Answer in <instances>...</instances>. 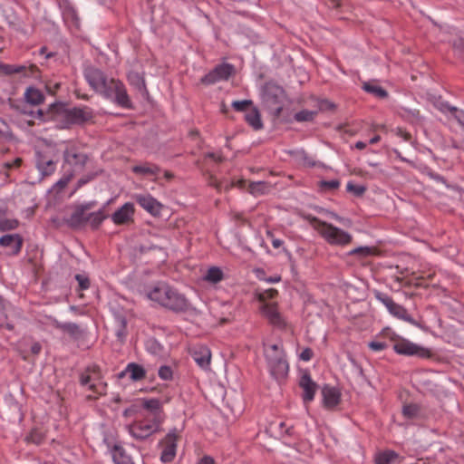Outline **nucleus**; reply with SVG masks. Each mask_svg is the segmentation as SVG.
Wrapping results in <instances>:
<instances>
[{"label":"nucleus","mask_w":464,"mask_h":464,"mask_svg":"<svg viewBox=\"0 0 464 464\" xmlns=\"http://www.w3.org/2000/svg\"><path fill=\"white\" fill-rule=\"evenodd\" d=\"M83 75L89 85L106 99L112 100L118 106L132 109V102L124 83L114 78L109 79L100 69L89 66L84 69Z\"/></svg>","instance_id":"f257e3e1"},{"label":"nucleus","mask_w":464,"mask_h":464,"mask_svg":"<svg viewBox=\"0 0 464 464\" xmlns=\"http://www.w3.org/2000/svg\"><path fill=\"white\" fill-rule=\"evenodd\" d=\"M146 296L162 307L175 313L185 312L189 306L186 296L165 282L155 283L147 290Z\"/></svg>","instance_id":"f03ea898"},{"label":"nucleus","mask_w":464,"mask_h":464,"mask_svg":"<svg viewBox=\"0 0 464 464\" xmlns=\"http://www.w3.org/2000/svg\"><path fill=\"white\" fill-rule=\"evenodd\" d=\"M304 218L321 237L331 246H344L349 245L353 240L351 234L331 223L319 219L317 217L306 215Z\"/></svg>","instance_id":"7ed1b4c3"},{"label":"nucleus","mask_w":464,"mask_h":464,"mask_svg":"<svg viewBox=\"0 0 464 464\" xmlns=\"http://www.w3.org/2000/svg\"><path fill=\"white\" fill-rule=\"evenodd\" d=\"M81 386L92 392L86 396L87 401L98 400L107 392V383L102 381L101 369L98 365L87 366L79 375Z\"/></svg>","instance_id":"20e7f679"},{"label":"nucleus","mask_w":464,"mask_h":464,"mask_svg":"<svg viewBox=\"0 0 464 464\" xmlns=\"http://www.w3.org/2000/svg\"><path fill=\"white\" fill-rule=\"evenodd\" d=\"M285 98L283 87L273 82L265 83L262 92L263 102L275 118L281 116Z\"/></svg>","instance_id":"39448f33"},{"label":"nucleus","mask_w":464,"mask_h":464,"mask_svg":"<svg viewBox=\"0 0 464 464\" xmlns=\"http://www.w3.org/2000/svg\"><path fill=\"white\" fill-rule=\"evenodd\" d=\"M266 358L267 361L270 373L277 381L283 380L288 373V362L285 358L284 351L277 345L272 344L266 352Z\"/></svg>","instance_id":"423d86ee"},{"label":"nucleus","mask_w":464,"mask_h":464,"mask_svg":"<svg viewBox=\"0 0 464 464\" xmlns=\"http://www.w3.org/2000/svg\"><path fill=\"white\" fill-rule=\"evenodd\" d=\"M93 111L88 107L60 108V128L70 129L74 125H83L93 119Z\"/></svg>","instance_id":"0eeeda50"},{"label":"nucleus","mask_w":464,"mask_h":464,"mask_svg":"<svg viewBox=\"0 0 464 464\" xmlns=\"http://www.w3.org/2000/svg\"><path fill=\"white\" fill-rule=\"evenodd\" d=\"M393 350L396 353L405 356L431 357V352L428 348L420 346L404 338H398L395 341Z\"/></svg>","instance_id":"6e6552de"},{"label":"nucleus","mask_w":464,"mask_h":464,"mask_svg":"<svg viewBox=\"0 0 464 464\" xmlns=\"http://www.w3.org/2000/svg\"><path fill=\"white\" fill-rule=\"evenodd\" d=\"M235 72L233 64L223 63L216 65L209 72L205 74L201 79V83L211 85L218 82L227 81Z\"/></svg>","instance_id":"1a4fd4ad"},{"label":"nucleus","mask_w":464,"mask_h":464,"mask_svg":"<svg viewBox=\"0 0 464 464\" xmlns=\"http://www.w3.org/2000/svg\"><path fill=\"white\" fill-rule=\"evenodd\" d=\"M374 295L377 300L385 305L392 315L406 322L413 323V319L409 314L408 311L402 305L395 303L387 294L377 291Z\"/></svg>","instance_id":"9d476101"},{"label":"nucleus","mask_w":464,"mask_h":464,"mask_svg":"<svg viewBox=\"0 0 464 464\" xmlns=\"http://www.w3.org/2000/svg\"><path fill=\"white\" fill-rule=\"evenodd\" d=\"M160 426V420L135 421L129 427V431L137 440H145L156 432Z\"/></svg>","instance_id":"9b49d317"},{"label":"nucleus","mask_w":464,"mask_h":464,"mask_svg":"<svg viewBox=\"0 0 464 464\" xmlns=\"http://www.w3.org/2000/svg\"><path fill=\"white\" fill-rule=\"evenodd\" d=\"M179 436L176 430H170L164 439L160 441V445L162 448L160 459L164 463L171 462L177 450V441Z\"/></svg>","instance_id":"f8f14e48"},{"label":"nucleus","mask_w":464,"mask_h":464,"mask_svg":"<svg viewBox=\"0 0 464 464\" xmlns=\"http://www.w3.org/2000/svg\"><path fill=\"white\" fill-rule=\"evenodd\" d=\"M262 314L275 327L284 329L286 323L278 310V304L276 302L263 304L260 307Z\"/></svg>","instance_id":"ddd939ff"},{"label":"nucleus","mask_w":464,"mask_h":464,"mask_svg":"<svg viewBox=\"0 0 464 464\" xmlns=\"http://www.w3.org/2000/svg\"><path fill=\"white\" fill-rule=\"evenodd\" d=\"M24 239L23 237L15 234H6L0 237V246L6 249L8 256H17L23 247Z\"/></svg>","instance_id":"4468645a"},{"label":"nucleus","mask_w":464,"mask_h":464,"mask_svg":"<svg viewBox=\"0 0 464 464\" xmlns=\"http://www.w3.org/2000/svg\"><path fill=\"white\" fill-rule=\"evenodd\" d=\"M95 205V202H89L81 206H78L73 213L71 215L69 218L65 220V222L73 228H79L87 224L88 215L86 214L87 210L92 208Z\"/></svg>","instance_id":"2eb2a0df"},{"label":"nucleus","mask_w":464,"mask_h":464,"mask_svg":"<svg viewBox=\"0 0 464 464\" xmlns=\"http://www.w3.org/2000/svg\"><path fill=\"white\" fill-rule=\"evenodd\" d=\"M135 199L142 208L152 216L158 217L160 215L162 205L150 195H136Z\"/></svg>","instance_id":"dca6fc26"},{"label":"nucleus","mask_w":464,"mask_h":464,"mask_svg":"<svg viewBox=\"0 0 464 464\" xmlns=\"http://www.w3.org/2000/svg\"><path fill=\"white\" fill-rule=\"evenodd\" d=\"M134 211L133 204L127 202L112 214L111 219L115 225H126L133 220Z\"/></svg>","instance_id":"f3484780"},{"label":"nucleus","mask_w":464,"mask_h":464,"mask_svg":"<svg viewBox=\"0 0 464 464\" xmlns=\"http://www.w3.org/2000/svg\"><path fill=\"white\" fill-rule=\"evenodd\" d=\"M191 356L202 369H208L211 362V352L206 345H196L191 350Z\"/></svg>","instance_id":"a211bd4d"},{"label":"nucleus","mask_w":464,"mask_h":464,"mask_svg":"<svg viewBox=\"0 0 464 464\" xmlns=\"http://www.w3.org/2000/svg\"><path fill=\"white\" fill-rule=\"evenodd\" d=\"M323 402L326 409H334L341 401V392L338 388L324 385L322 389Z\"/></svg>","instance_id":"6ab92c4d"},{"label":"nucleus","mask_w":464,"mask_h":464,"mask_svg":"<svg viewBox=\"0 0 464 464\" xmlns=\"http://www.w3.org/2000/svg\"><path fill=\"white\" fill-rule=\"evenodd\" d=\"M299 386L303 389L302 395L304 402H309L314 400V394L317 390V384L312 380L308 372H304L299 381Z\"/></svg>","instance_id":"aec40b11"},{"label":"nucleus","mask_w":464,"mask_h":464,"mask_svg":"<svg viewBox=\"0 0 464 464\" xmlns=\"http://www.w3.org/2000/svg\"><path fill=\"white\" fill-rule=\"evenodd\" d=\"M63 159L65 164L72 165L79 169H82L87 161V156L75 149L65 150Z\"/></svg>","instance_id":"412c9836"},{"label":"nucleus","mask_w":464,"mask_h":464,"mask_svg":"<svg viewBox=\"0 0 464 464\" xmlns=\"http://www.w3.org/2000/svg\"><path fill=\"white\" fill-rule=\"evenodd\" d=\"M58 111V101L55 100L53 102H52L49 106V111L44 112L41 109H37L36 111L30 109H24L23 112L24 114H27L31 116L33 119L40 120L42 121H47L53 118L54 112Z\"/></svg>","instance_id":"4be33fe9"},{"label":"nucleus","mask_w":464,"mask_h":464,"mask_svg":"<svg viewBox=\"0 0 464 464\" xmlns=\"http://www.w3.org/2000/svg\"><path fill=\"white\" fill-rule=\"evenodd\" d=\"M113 330L118 340L123 343L127 337V319L124 314L113 313Z\"/></svg>","instance_id":"5701e85b"},{"label":"nucleus","mask_w":464,"mask_h":464,"mask_svg":"<svg viewBox=\"0 0 464 464\" xmlns=\"http://www.w3.org/2000/svg\"><path fill=\"white\" fill-rule=\"evenodd\" d=\"M60 8H62L63 19L68 27L79 28L80 19L73 7L70 6L65 1L63 4L60 2Z\"/></svg>","instance_id":"b1692460"},{"label":"nucleus","mask_w":464,"mask_h":464,"mask_svg":"<svg viewBox=\"0 0 464 464\" xmlns=\"http://www.w3.org/2000/svg\"><path fill=\"white\" fill-rule=\"evenodd\" d=\"M60 329L64 334H67L73 341H78L83 338L85 334L84 329L74 323L60 324Z\"/></svg>","instance_id":"393cba45"},{"label":"nucleus","mask_w":464,"mask_h":464,"mask_svg":"<svg viewBox=\"0 0 464 464\" xmlns=\"http://www.w3.org/2000/svg\"><path fill=\"white\" fill-rule=\"evenodd\" d=\"M125 372L129 373L130 378L134 382L143 380L146 377L145 369L141 365L135 362L129 363L125 371L120 373V377H122Z\"/></svg>","instance_id":"a878e982"},{"label":"nucleus","mask_w":464,"mask_h":464,"mask_svg":"<svg viewBox=\"0 0 464 464\" xmlns=\"http://www.w3.org/2000/svg\"><path fill=\"white\" fill-rule=\"evenodd\" d=\"M396 459L402 460L397 452L392 450H386L377 452L374 456V464H392Z\"/></svg>","instance_id":"bb28decb"},{"label":"nucleus","mask_w":464,"mask_h":464,"mask_svg":"<svg viewBox=\"0 0 464 464\" xmlns=\"http://www.w3.org/2000/svg\"><path fill=\"white\" fill-rule=\"evenodd\" d=\"M245 120L255 130H261L263 128V122L261 115L256 107H252L245 115Z\"/></svg>","instance_id":"cd10ccee"},{"label":"nucleus","mask_w":464,"mask_h":464,"mask_svg":"<svg viewBox=\"0 0 464 464\" xmlns=\"http://www.w3.org/2000/svg\"><path fill=\"white\" fill-rule=\"evenodd\" d=\"M142 408L151 412L155 420H158L162 412L161 402L159 399H144L142 401Z\"/></svg>","instance_id":"c85d7f7f"},{"label":"nucleus","mask_w":464,"mask_h":464,"mask_svg":"<svg viewBox=\"0 0 464 464\" xmlns=\"http://www.w3.org/2000/svg\"><path fill=\"white\" fill-rule=\"evenodd\" d=\"M224 278V273L218 266H210L203 276V280L211 285L218 284Z\"/></svg>","instance_id":"c756f323"},{"label":"nucleus","mask_w":464,"mask_h":464,"mask_svg":"<svg viewBox=\"0 0 464 464\" xmlns=\"http://www.w3.org/2000/svg\"><path fill=\"white\" fill-rule=\"evenodd\" d=\"M24 98L28 104L30 105H39L44 100V96L43 92L34 87H28L24 92Z\"/></svg>","instance_id":"7c9ffc66"},{"label":"nucleus","mask_w":464,"mask_h":464,"mask_svg":"<svg viewBox=\"0 0 464 464\" xmlns=\"http://www.w3.org/2000/svg\"><path fill=\"white\" fill-rule=\"evenodd\" d=\"M111 454L115 464H134L123 448L118 444L113 446Z\"/></svg>","instance_id":"2f4dec72"},{"label":"nucleus","mask_w":464,"mask_h":464,"mask_svg":"<svg viewBox=\"0 0 464 464\" xmlns=\"http://www.w3.org/2000/svg\"><path fill=\"white\" fill-rule=\"evenodd\" d=\"M132 171L144 176H157L160 172V169L155 164L146 163L144 165L134 166Z\"/></svg>","instance_id":"473e14b6"},{"label":"nucleus","mask_w":464,"mask_h":464,"mask_svg":"<svg viewBox=\"0 0 464 464\" xmlns=\"http://www.w3.org/2000/svg\"><path fill=\"white\" fill-rule=\"evenodd\" d=\"M128 81L130 85L134 86L138 91L141 92H148L146 88L145 80L142 75L137 72H130L128 74Z\"/></svg>","instance_id":"72a5a7b5"},{"label":"nucleus","mask_w":464,"mask_h":464,"mask_svg":"<svg viewBox=\"0 0 464 464\" xmlns=\"http://www.w3.org/2000/svg\"><path fill=\"white\" fill-rule=\"evenodd\" d=\"M106 218L107 215L104 213V211L100 209L96 212L88 214L87 223L90 224L92 229H97Z\"/></svg>","instance_id":"f704fd0d"},{"label":"nucleus","mask_w":464,"mask_h":464,"mask_svg":"<svg viewBox=\"0 0 464 464\" xmlns=\"http://www.w3.org/2000/svg\"><path fill=\"white\" fill-rule=\"evenodd\" d=\"M269 184L265 181L250 182L248 191L254 196L264 195L269 190Z\"/></svg>","instance_id":"c9c22d12"},{"label":"nucleus","mask_w":464,"mask_h":464,"mask_svg":"<svg viewBox=\"0 0 464 464\" xmlns=\"http://www.w3.org/2000/svg\"><path fill=\"white\" fill-rule=\"evenodd\" d=\"M37 167L43 175H50L55 170V163L52 160L39 159Z\"/></svg>","instance_id":"e433bc0d"},{"label":"nucleus","mask_w":464,"mask_h":464,"mask_svg":"<svg viewBox=\"0 0 464 464\" xmlns=\"http://www.w3.org/2000/svg\"><path fill=\"white\" fill-rule=\"evenodd\" d=\"M363 90L369 93L373 94L374 96L383 99L388 96V92L382 87L378 85H373L369 82H365L362 86Z\"/></svg>","instance_id":"4c0bfd02"},{"label":"nucleus","mask_w":464,"mask_h":464,"mask_svg":"<svg viewBox=\"0 0 464 464\" xmlns=\"http://www.w3.org/2000/svg\"><path fill=\"white\" fill-rule=\"evenodd\" d=\"M316 114L315 111L302 110L294 115V119L298 122L313 121Z\"/></svg>","instance_id":"58836bf2"},{"label":"nucleus","mask_w":464,"mask_h":464,"mask_svg":"<svg viewBox=\"0 0 464 464\" xmlns=\"http://www.w3.org/2000/svg\"><path fill=\"white\" fill-rule=\"evenodd\" d=\"M58 200V182H55L47 193L46 208H55Z\"/></svg>","instance_id":"ea45409f"},{"label":"nucleus","mask_w":464,"mask_h":464,"mask_svg":"<svg viewBox=\"0 0 464 464\" xmlns=\"http://www.w3.org/2000/svg\"><path fill=\"white\" fill-rule=\"evenodd\" d=\"M75 280L77 281V291H83L87 290L91 286V280L89 278V276L85 273L82 274H76L74 276Z\"/></svg>","instance_id":"a19ab883"},{"label":"nucleus","mask_w":464,"mask_h":464,"mask_svg":"<svg viewBox=\"0 0 464 464\" xmlns=\"http://www.w3.org/2000/svg\"><path fill=\"white\" fill-rule=\"evenodd\" d=\"M24 66H17L13 64H7V63H0V72L5 74V75H12L14 73H20L24 72Z\"/></svg>","instance_id":"79ce46f5"},{"label":"nucleus","mask_w":464,"mask_h":464,"mask_svg":"<svg viewBox=\"0 0 464 464\" xmlns=\"http://www.w3.org/2000/svg\"><path fill=\"white\" fill-rule=\"evenodd\" d=\"M420 412V406L417 404H407L402 408V414L408 419H413L418 416Z\"/></svg>","instance_id":"37998d69"},{"label":"nucleus","mask_w":464,"mask_h":464,"mask_svg":"<svg viewBox=\"0 0 464 464\" xmlns=\"http://www.w3.org/2000/svg\"><path fill=\"white\" fill-rule=\"evenodd\" d=\"M278 295V291L274 288H270L267 290L263 291L262 293H259L257 295V298L259 302L266 304L269 303L268 300L275 299Z\"/></svg>","instance_id":"c03bdc74"},{"label":"nucleus","mask_w":464,"mask_h":464,"mask_svg":"<svg viewBox=\"0 0 464 464\" xmlns=\"http://www.w3.org/2000/svg\"><path fill=\"white\" fill-rule=\"evenodd\" d=\"M19 222L16 219L2 218L0 219V232L14 230L17 228Z\"/></svg>","instance_id":"a18cd8bd"},{"label":"nucleus","mask_w":464,"mask_h":464,"mask_svg":"<svg viewBox=\"0 0 464 464\" xmlns=\"http://www.w3.org/2000/svg\"><path fill=\"white\" fill-rule=\"evenodd\" d=\"M231 105L235 111L246 113L248 109L252 107L253 102L251 100L234 101Z\"/></svg>","instance_id":"49530a36"},{"label":"nucleus","mask_w":464,"mask_h":464,"mask_svg":"<svg viewBox=\"0 0 464 464\" xmlns=\"http://www.w3.org/2000/svg\"><path fill=\"white\" fill-rule=\"evenodd\" d=\"M339 187H340V181L338 179L321 180L319 182V188L323 191L335 190Z\"/></svg>","instance_id":"de8ad7c7"},{"label":"nucleus","mask_w":464,"mask_h":464,"mask_svg":"<svg viewBox=\"0 0 464 464\" xmlns=\"http://www.w3.org/2000/svg\"><path fill=\"white\" fill-rule=\"evenodd\" d=\"M346 189L348 192L353 193L356 197H362L366 191V187L362 185H356L353 182H348L346 185Z\"/></svg>","instance_id":"09e8293b"},{"label":"nucleus","mask_w":464,"mask_h":464,"mask_svg":"<svg viewBox=\"0 0 464 464\" xmlns=\"http://www.w3.org/2000/svg\"><path fill=\"white\" fill-rule=\"evenodd\" d=\"M373 251L369 246H360L356 247L349 252L350 256H360L362 257L369 256L372 255Z\"/></svg>","instance_id":"8fccbe9b"},{"label":"nucleus","mask_w":464,"mask_h":464,"mask_svg":"<svg viewBox=\"0 0 464 464\" xmlns=\"http://www.w3.org/2000/svg\"><path fill=\"white\" fill-rule=\"evenodd\" d=\"M158 373H159L160 378L164 381H169L173 377L172 369L168 365L160 366Z\"/></svg>","instance_id":"3c124183"},{"label":"nucleus","mask_w":464,"mask_h":464,"mask_svg":"<svg viewBox=\"0 0 464 464\" xmlns=\"http://www.w3.org/2000/svg\"><path fill=\"white\" fill-rule=\"evenodd\" d=\"M448 110L454 114L458 122L464 127V111H459L456 107L448 106Z\"/></svg>","instance_id":"603ef678"},{"label":"nucleus","mask_w":464,"mask_h":464,"mask_svg":"<svg viewBox=\"0 0 464 464\" xmlns=\"http://www.w3.org/2000/svg\"><path fill=\"white\" fill-rule=\"evenodd\" d=\"M369 348L374 352L383 351L387 348V343L384 342H370L368 344Z\"/></svg>","instance_id":"864d4df0"},{"label":"nucleus","mask_w":464,"mask_h":464,"mask_svg":"<svg viewBox=\"0 0 464 464\" xmlns=\"http://www.w3.org/2000/svg\"><path fill=\"white\" fill-rule=\"evenodd\" d=\"M452 47L460 54L464 53V39L459 37L452 42Z\"/></svg>","instance_id":"5fc2aeb1"},{"label":"nucleus","mask_w":464,"mask_h":464,"mask_svg":"<svg viewBox=\"0 0 464 464\" xmlns=\"http://www.w3.org/2000/svg\"><path fill=\"white\" fill-rule=\"evenodd\" d=\"M314 356V352L311 348L307 347L304 348L302 353H300L299 357L302 361L308 362L310 361Z\"/></svg>","instance_id":"6e6d98bb"},{"label":"nucleus","mask_w":464,"mask_h":464,"mask_svg":"<svg viewBox=\"0 0 464 464\" xmlns=\"http://www.w3.org/2000/svg\"><path fill=\"white\" fill-rule=\"evenodd\" d=\"M279 427H280L282 435H285L288 437H292L294 435V427L293 426H289V427L285 428V423L281 422L279 424Z\"/></svg>","instance_id":"4d7b16f0"},{"label":"nucleus","mask_w":464,"mask_h":464,"mask_svg":"<svg viewBox=\"0 0 464 464\" xmlns=\"http://www.w3.org/2000/svg\"><path fill=\"white\" fill-rule=\"evenodd\" d=\"M396 134L402 138L405 141H411L412 140L411 134L401 128L397 129Z\"/></svg>","instance_id":"13d9d810"},{"label":"nucleus","mask_w":464,"mask_h":464,"mask_svg":"<svg viewBox=\"0 0 464 464\" xmlns=\"http://www.w3.org/2000/svg\"><path fill=\"white\" fill-rule=\"evenodd\" d=\"M205 157L212 159L213 160H215L218 163H221L225 160V158L223 157L222 154H217L214 152H208Z\"/></svg>","instance_id":"bf43d9fd"},{"label":"nucleus","mask_w":464,"mask_h":464,"mask_svg":"<svg viewBox=\"0 0 464 464\" xmlns=\"http://www.w3.org/2000/svg\"><path fill=\"white\" fill-rule=\"evenodd\" d=\"M392 278L395 282L399 283L401 285H404V286L410 285V282L408 280H406L405 277H403V276H399L397 275H394L392 276Z\"/></svg>","instance_id":"052dcab7"},{"label":"nucleus","mask_w":464,"mask_h":464,"mask_svg":"<svg viewBox=\"0 0 464 464\" xmlns=\"http://www.w3.org/2000/svg\"><path fill=\"white\" fill-rule=\"evenodd\" d=\"M197 464H215V460L210 456H204L198 460Z\"/></svg>","instance_id":"680f3d73"},{"label":"nucleus","mask_w":464,"mask_h":464,"mask_svg":"<svg viewBox=\"0 0 464 464\" xmlns=\"http://www.w3.org/2000/svg\"><path fill=\"white\" fill-rule=\"evenodd\" d=\"M30 349H31V353H32L33 354H35V355H36V354H39V353H40V352H41V350H42V346H41V344H40L39 343L35 342V343H34L31 345V348H30Z\"/></svg>","instance_id":"e2e57ef3"},{"label":"nucleus","mask_w":464,"mask_h":464,"mask_svg":"<svg viewBox=\"0 0 464 464\" xmlns=\"http://www.w3.org/2000/svg\"><path fill=\"white\" fill-rule=\"evenodd\" d=\"M284 244V242L279 239V238H274L272 240V246L275 247V248H279L280 246H282Z\"/></svg>","instance_id":"0e129e2a"},{"label":"nucleus","mask_w":464,"mask_h":464,"mask_svg":"<svg viewBox=\"0 0 464 464\" xmlns=\"http://www.w3.org/2000/svg\"><path fill=\"white\" fill-rule=\"evenodd\" d=\"M354 147L358 150H363L366 148V143L363 142V141H357L355 144H354Z\"/></svg>","instance_id":"69168bd1"},{"label":"nucleus","mask_w":464,"mask_h":464,"mask_svg":"<svg viewBox=\"0 0 464 464\" xmlns=\"http://www.w3.org/2000/svg\"><path fill=\"white\" fill-rule=\"evenodd\" d=\"M381 140V137L379 135H375L373 136L370 140H369V143L370 144H375L377 142H379Z\"/></svg>","instance_id":"338daca9"},{"label":"nucleus","mask_w":464,"mask_h":464,"mask_svg":"<svg viewBox=\"0 0 464 464\" xmlns=\"http://www.w3.org/2000/svg\"><path fill=\"white\" fill-rule=\"evenodd\" d=\"M246 184V180L245 179H239L237 181V183L235 184L236 186H237L238 188H243Z\"/></svg>","instance_id":"774afa93"}]
</instances>
